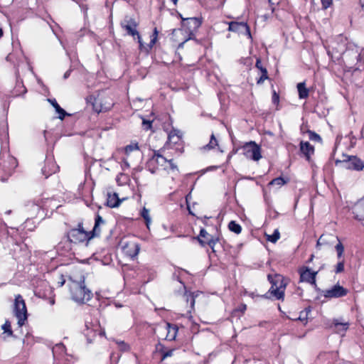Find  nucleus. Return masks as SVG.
I'll return each mask as SVG.
<instances>
[{
    "label": "nucleus",
    "instance_id": "obj_42",
    "mask_svg": "<svg viewBox=\"0 0 364 364\" xmlns=\"http://www.w3.org/2000/svg\"><path fill=\"white\" fill-rule=\"evenodd\" d=\"M151 124H152V120L146 119H142L143 129L146 131L151 129Z\"/></svg>",
    "mask_w": 364,
    "mask_h": 364
},
{
    "label": "nucleus",
    "instance_id": "obj_25",
    "mask_svg": "<svg viewBox=\"0 0 364 364\" xmlns=\"http://www.w3.org/2000/svg\"><path fill=\"white\" fill-rule=\"evenodd\" d=\"M346 167L348 168L360 171L364 168L363 161L356 156H350L348 161L346 162Z\"/></svg>",
    "mask_w": 364,
    "mask_h": 364
},
{
    "label": "nucleus",
    "instance_id": "obj_35",
    "mask_svg": "<svg viewBox=\"0 0 364 364\" xmlns=\"http://www.w3.org/2000/svg\"><path fill=\"white\" fill-rule=\"evenodd\" d=\"M139 149V148L137 143H132L124 147V152L125 154L128 156L131 152L137 151Z\"/></svg>",
    "mask_w": 364,
    "mask_h": 364
},
{
    "label": "nucleus",
    "instance_id": "obj_47",
    "mask_svg": "<svg viewBox=\"0 0 364 364\" xmlns=\"http://www.w3.org/2000/svg\"><path fill=\"white\" fill-rule=\"evenodd\" d=\"M279 100V95H277V92L275 91H274L273 95H272V102L274 104H278Z\"/></svg>",
    "mask_w": 364,
    "mask_h": 364
},
{
    "label": "nucleus",
    "instance_id": "obj_20",
    "mask_svg": "<svg viewBox=\"0 0 364 364\" xmlns=\"http://www.w3.org/2000/svg\"><path fill=\"white\" fill-rule=\"evenodd\" d=\"M158 33H159V32L157 31V28H154L153 34L151 36V41H150L149 43L147 44L146 46L144 45L139 33L138 35H136V36L137 38L138 43L139 44V49L144 50L146 52L149 51L157 41Z\"/></svg>",
    "mask_w": 364,
    "mask_h": 364
},
{
    "label": "nucleus",
    "instance_id": "obj_60",
    "mask_svg": "<svg viewBox=\"0 0 364 364\" xmlns=\"http://www.w3.org/2000/svg\"><path fill=\"white\" fill-rule=\"evenodd\" d=\"M267 134H268L269 135H272V132H267Z\"/></svg>",
    "mask_w": 364,
    "mask_h": 364
},
{
    "label": "nucleus",
    "instance_id": "obj_59",
    "mask_svg": "<svg viewBox=\"0 0 364 364\" xmlns=\"http://www.w3.org/2000/svg\"><path fill=\"white\" fill-rule=\"evenodd\" d=\"M11 210H8V211H6V214H10V213H11Z\"/></svg>",
    "mask_w": 364,
    "mask_h": 364
},
{
    "label": "nucleus",
    "instance_id": "obj_23",
    "mask_svg": "<svg viewBox=\"0 0 364 364\" xmlns=\"http://www.w3.org/2000/svg\"><path fill=\"white\" fill-rule=\"evenodd\" d=\"M300 151L304 155L307 161H309L314 153V147L308 141L300 142Z\"/></svg>",
    "mask_w": 364,
    "mask_h": 364
},
{
    "label": "nucleus",
    "instance_id": "obj_38",
    "mask_svg": "<svg viewBox=\"0 0 364 364\" xmlns=\"http://www.w3.org/2000/svg\"><path fill=\"white\" fill-rule=\"evenodd\" d=\"M280 237V233L278 230H275L272 235H268L267 240L273 243H275Z\"/></svg>",
    "mask_w": 364,
    "mask_h": 364
},
{
    "label": "nucleus",
    "instance_id": "obj_7",
    "mask_svg": "<svg viewBox=\"0 0 364 364\" xmlns=\"http://www.w3.org/2000/svg\"><path fill=\"white\" fill-rule=\"evenodd\" d=\"M165 148L175 149L176 151L178 154L183 151V147L182 144V134L179 130L173 129L170 132Z\"/></svg>",
    "mask_w": 364,
    "mask_h": 364
},
{
    "label": "nucleus",
    "instance_id": "obj_31",
    "mask_svg": "<svg viewBox=\"0 0 364 364\" xmlns=\"http://www.w3.org/2000/svg\"><path fill=\"white\" fill-rule=\"evenodd\" d=\"M141 216L145 220L147 228H149V225L151 223V218L149 215V210L144 207L141 212Z\"/></svg>",
    "mask_w": 364,
    "mask_h": 364
},
{
    "label": "nucleus",
    "instance_id": "obj_36",
    "mask_svg": "<svg viewBox=\"0 0 364 364\" xmlns=\"http://www.w3.org/2000/svg\"><path fill=\"white\" fill-rule=\"evenodd\" d=\"M110 108V107H102L100 103L98 102L97 100H95L93 103V109L95 112L100 113L102 112H106Z\"/></svg>",
    "mask_w": 364,
    "mask_h": 364
},
{
    "label": "nucleus",
    "instance_id": "obj_24",
    "mask_svg": "<svg viewBox=\"0 0 364 364\" xmlns=\"http://www.w3.org/2000/svg\"><path fill=\"white\" fill-rule=\"evenodd\" d=\"M164 333H166V339L168 341L175 340L177 333L178 328L176 325H172L169 323H166L163 328Z\"/></svg>",
    "mask_w": 364,
    "mask_h": 364
},
{
    "label": "nucleus",
    "instance_id": "obj_49",
    "mask_svg": "<svg viewBox=\"0 0 364 364\" xmlns=\"http://www.w3.org/2000/svg\"><path fill=\"white\" fill-rule=\"evenodd\" d=\"M129 167V164L127 159L124 158L122 159V169L128 168Z\"/></svg>",
    "mask_w": 364,
    "mask_h": 364
},
{
    "label": "nucleus",
    "instance_id": "obj_50",
    "mask_svg": "<svg viewBox=\"0 0 364 364\" xmlns=\"http://www.w3.org/2000/svg\"><path fill=\"white\" fill-rule=\"evenodd\" d=\"M246 309L247 305L245 304H242L238 306L237 310L241 311L242 313H244L246 311Z\"/></svg>",
    "mask_w": 364,
    "mask_h": 364
},
{
    "label": "nucleus",
    "instance_id": "obj_26",
    "mask_svg": "<svg viewBox=\"0 0 364 364\" xmlns=\"http://www.w3.org/2000/svg\"><path fill=\"white\" fill-rule=\"evenodd\" d=\"M255 67L261 72V76L257 81V83L258 85H260L263 83L265 80L268 79L267 70L265 68L262 66L260 58L257 59Z\"/></svg>",
    "mask_w": 364,
    "mask_h": 364
},
{
    "label": "nucleus",
    "instance_id": "obj_16",
    "mask_svg": "<svg viewBox=\"0 0 364 364\" xmlns=\"http://www.w3.org/2000/svg\"><path fill=\"white\" fill-rule=\"evenodd\" d=\"M228 30L230 31L245 34L249 38H252L250 29L247 23L232 21L229 23Z\"/></svg>",
    "mask_w": 364,
    "mask_h": 364
},
{
    "label": "nucleus",
    "instance_id": "obj_34",
    "mask_svg": "<svg viewBox=\"0 0 364 364\" xmlns=\"http://www.w3.org/2000/svg\"><path fill=\"white\" fill-rule=\"evenodd\" d=\"M287 181L284 180L282 177H277V178H275L273 180H272L269 183V186L277 185L279 187H281L283 185H284L285 183H287Z\"/></svg>",
    "mask_w": 364,
    "mask_h": 364
},
{
    "label": "nucleus",
    "instance_id": "obj_15",
    "mask_svg": "<svg viewBox=\"0 0 364 364\" xmlns=\"http://www.w3.org/2000/svg\"><path fill=\"white\" fill-rule=\"evenodd\" d=\"M123 252L131 259L135 258L140 250V245L135 242H122Z\"/></svg>",
    "mask_w": 364,
    "mask_h": 364
},
{
    "label": "nucleus",
    "instance_id": "obj_9",
    "mask_svg": "<svg viewBox=\"0 0 364 364\" xmlns=\"http://www.w3.org/2000/svg\"><path fill=\"white\" fill-rule=\"evenodd\" d=\"M84 334L87 338V342L91 343L97 334L104 335L105 332L101 331L100 323L97 321L89 322L86 320Z\"/></svg>",
    "mask_w": 364,
    "mask_h": 364
},
{
    "label": "nucleus",
    "instance_id": "obj_63",
    "mask_svg": "<svg viewBox=\"0 0 364 364\" xmlns=\"http://www.w3.org/2000/svg\"><path fill=\"white\" fill-rule=\"evenodd\" d=\"M269 3L271 4H272L271 0H269Z\"/></svg>",
    "mask_w": 364,
    "mask_h": 364
},
{
    "label": "nucleus",
    "instance_id": "obj_17",
    "mask_svg": "<svg viewBox=\"0 0 364 364\" xmlns=\"http://www.w3.org/2000/svg\"><path fill=\"white\" fill-rule=\"evenodd\" d=\"M59 167L54 161L52 157L47 156L45 161V165L42 168V173L47 178L50 175L55 173L58 170Z\"/></svg>",
    "mask_w": 364,
    "mask_h": 364
},
{
    "label": "nucleus",
    "instance_id": "obj_22",
    "mask_svg": "<svg viewBox=\"0 0 364 364\" xmlns=\"http://www.w3.org/2000/svg\"><path fill=\"white\" fill-rule=\"evenodd\" d=\"M198 294H199V291H196V292L189 293V294H188V292L186 291L183 295V297L186 299V301L187 302L190 301V309L187 311V313L186 314V316L188 318H192V316L191 314V310H193L194 309L195 302H196L195 299L198 296Z\"/></svg>",
    "mask_w": 364,
    "mask_h": 364
},
{
    "label": "nucleus",
    "instance_id": "obj_2",
    "mask_svg": "<svg viewBox=\"0 0 364 364\" xmlns=\"http://www.w3.org/2000/svg\"><path fill=\"white\" fill-rule=\"evenodd\" d=\"M70 291L73 300L78 303H85L92 296L91 291L86 287L84 279L80 282H71Z\"/></svg>",
    "mask_w": 364,
    "mask_h": 364
},
{
    "label": "nucleus",
    "instance_id": "obj_19",
    "mask_svg": "<svg viewBox=\"0 0 364 364\" xmlns=\"http://www.w3.org/2000/svg\"><path fill=\"white\" fill-rule=\"evenodd\" d=\"M331 328H333V331L336 333H340L341 336H344L346 331L349 328V323L339 318H334L332 321Z\"/></svg>",
    "mask_w": 364,
    "mask_h": 364
},
{
    "label": "nucleus",
    "instance_id": "obj_57",
    "mask_svg": "<svg viewBox=\"0 0 364 364\" xmlns=\"http://www.w3.org/2000/svg\"><path fill=\"white\" fill-rule=\"evenodd\" d=\"M178 0H171V1L173 3L174 5L177 4Z\"/></svg>",
    "mask_w": 364,
    "mask_h": 364
},
{
    "label": "nucleus",
    "instance_id": "obj_53",
    "mask_svg": "<svg viewBox=\"0 0 364 364\" xmlns=\"http://www.w3.org/2000/svg\"><path fill=\"white\" fill-rule=\"evenodd\" d=\"M49 303L50 305H53L55 304V299L53 298H50L49 299Z\"/></svg>",
    "mask_w": 364,
    "mask_h": 364
},
{
    "label": "nucleus",
    "instance_id": "obj_51",
    "mask_svg": "<svg viewBox=\"0 0 364 364\" xmlns=\"http://www.w3.org/2000/svg\"><path fill=\"white\" fill-rule=\"evenodd\" d=\"M168 163L170 164V167L171 169H176L178 171L177 166L175 164H173L172 159H169Z\"/></svg>",
    "mask_w": 364,
    "mask_h": 364
},
{
    "label": "nucleus",
    "instance_id": "obj_54",
    "mask_svg": "<svg viewBox=\"0 0 364 364\" xmlns=\"http://www.w3.org/2000/svg\"><path fill=\"white\" fill-rule=\"evenodd\" d=\"M80 6L82 8V9L84 11H86L87 10V8L86 6H84V5H80Z\"/></svg>",
    "mask_w": 364,
    "mask_h": 364
},
{
    "label": "nucleus",
    "instance_id": "obj_4",
    "mask_svg": "<svg viewBox=\"0 0 364 364\" xmlns=\"http://www.w3.org/2000/svg\"><path fill=\"white\" fill-rule=\"evenodd\" d=\"M13 311L18 320V326L22 327L28 318V314L25 301L20 294L15 296Z\"/></svg>",
    "mask_w": 364,
    "mask_h": 364
},
{
    "label": "nucleus",
    "instance_id": "obj_45",
    "mask_svg": "<svg viewBox=\"0 0 364 364\" xmlns=\"http://www.w3.org/2000/svg\"><path fill=\"white\" fill-rule=\"evenodd\" d=\"M333 0H321L323 9L329 8L333 4Z\"/></svg>",
    "mask_w": 364,
    "mask_h": 364
},
{
    "label": "nucleus",
    "instance_id": "obj_61",
    "mask_svg": "<svg viewBox=\"0 0 364 364\" xmlns=\"http://www.w3.org/2000/svg\"><path fill=\"white\" fill-rule=\"evenodd\" d=\"M4 225L5 226L6 228H8V227H7L6 223H4Z\"/></svg>",
    "mask_w": 364,
    "mask_h": 364
},
{
    "label": "nucleus",
    "instance_id": "obj_11",
    "mask_svg": "<svg viewBox=\"0 0 364 364\" xmlns=\"http://www.w3.org/2000/svg\"><path fill=\"white\" fill-rule=\"evenodd\" d=\"M348 294V290L337 284L333 286L331 288L325 289L322 291L321 295L323 296L326 299H337L346 296Z\"/></svg>",
    "mask_w": 364,
    "mask_h": 364
},
{
    "label": "nucleus",
    "instance_id": "obj_40",
    "mask_svg": "<svg viewBox=\"0 0 364 364\" xmlns=\"http://www.w3.org/2000/svg\"><path fill=\"white\" fill-rule=\"evenodd\" d=\"M337 252L338 258L340 259L343 254L344 247L341 242H339L335 247Z\"/></svg>",
    "mask_w": 364,
    "mask_h": 364
},
{
    "label": "nucleus",
    "instance_id": "obj_12",
    "mask_svg": "<svg viewBox=\"0 0 364 364\" xmlns=\"http://www.w3.org/2000/svg\"><path fill=\"white\" fill-rule=\"evenodd\" d=\"M51 201L48 198L41 197L38 198H36L33 201L29 202L26 205V208L28 212H30V216L31 218L37 215L40 210L42 209L41 208H43L44 206H46V203Z\"/></svg>",
    "mask_w": 364,
    "mask_h": 364
},
{
    "label": "nucleus",
    "instance_id": "obj_28",
    "mask_svg": "<svg viewBox=\"0 0 364 364\" xmlns=\"http://www.w3.org/2000/svg\"><path fill=\"white\" fill-rule=\"evenodd\" d=\"M121 203V200L119 198L117 193H109L107 194V204L110 208H116Z\"/></svg>",
    "mask_w": 364,
    "mask_h": 364
},
{
    "label": "nucleus",
    "instance_id": "obj_46",
    "mask_svg": "<svg viewBox=\"0 0 364 364\" xmlns=\"http://www.w3.org/2000/svg\"><path fill=\"white\" fill-rule=\"evenodd\" d=\"M343 270H344V262L340 261L336 265L335 272H336V273L338 274V273L342 272Z\"/></svg>",
    "mask_w": 364,
    "mask_h": 364
},
{
    "label": "nucleus",
    "instance_id": "obj_18",
    "mask_svg": "<svg viewBox=\"0 0 364 364\" xmlns=\"http://www.w3.org/2000/svg\"><path fill=\"white\" fill-rule=\"evenodd\" d=\"M300 282H308L316 285V276L317 272L311 271L309 267H303L299 270Z\"/></svg>",
    "mask_w": 364,
    "mask_h": 364
},
{
    "label": "nucleus",
    "instance_id": "obj_27",
    "mask_svg": "<svg viewBox=\"0 0 364 364\" xmlns=\"http://www.w3.org/2000/svg\"><path fill=\"white\" fill-rule=\"evenodd\" d=\"M105 223V220L100 215H97L95 220V225L92 229V230L90 232V235H89L90 238L92 239L95 236H98L100 233V225Z\"/></svg>",
    "mask_w": 364,
    "mask_h": 364
},
{
    "label": "nucleus",
    "instance_id": "obj_21",
    "mask_svg": "<svg viewBox=\"0 0 364 364\" xmlns=\"http://www.w3.org/2000/svg\"><path fill=\"white\" fill-rule=\"evenodd\" d=\"M158 33H159V32L157 31V28H154L153 34L151 36V41H150L149 43L147 44L146 46L144 45L139 33L138 35H136V36L137 38L138 43L139 44V49L144 50L146 52L149 51L157 41Z\"/></svg>",
    "mask_w": 364,
    "mask_h": 364
},
{
    "label": "nucleus",
    "instance_id": "obj_37",
    "mask_svg": "<svg viewBox=\"0 0 364 364\" xmlns=\"http://www.w3.org/2000/svg\"><path fill=\"white\" fill-rule=\"evenodd\" d=\"M1 328L4 330V332L7 333L9 336H13V331L11 327V323L9 321H6L4 324L2 325Z\"/></svg>",
    "mask_w": 364,
    "mask_h": 364
},
{
    "label": "nucleus",
    "instance_id": "obj_13",
    "mask_svg": "<svg viewBox=\"0 0 364 364\" xmlns=\"http://www.w3.org/2000/svg\"><path fill=\"white\" fill-rule=\"evenodd\" d=\"M166 148L159 150L154 151V154L148 162V166L152 173H155V168H151L152 165L155 164L159 166H164L168 161V158L166 156H164L162 153L165 151Z\"/></svg>",
    "mask_w": 364,
    "mask_h": 364
},
{
    "label": "nucleus",
    "instance_id": "obj_3",
    "mask_svg": "<svg viewBox=\"0 0 364 364\" xmlns=\"http://www.w3.org/2000/svg\"><path fill=\"white\" fill-rule=\"evenodd\" d=\"M267 278L272 284L269 289L271 294L277 299H283L286 283L284 282L282 276L280 274H268Z\"/></svg>",
    "mask_w": 364,
    "mask_h": 364
},
{
    "label": "nucleus",
    "instance_id": "obj_44",
    "mask_svg": "<svg viewBox=\"0 0 364 364\" xmlns=\"http://www.w3.org/2000/svg\"><path fill=\"white\" fill-rule=\"evenodd\" d=\"M175 349H168L162 352V360L173 355Z\"/></svg>",
    "mask_w": 364,
    "mask_h": 364
},
{
    "label": "nucleus",
    "instance_id": "obj_33",
    "mask_svg": "<svg viewBox=\"0 0 364 364\" xmlns=\"http://www.w3.org/2000/svg\"><path fill=\"white\" fill-rule=\"evenodd\" d=\"M65 350V347L63 343L56 344L52 350L53 356L55 357L57 353H63Z\"/></svg>",
    "mask_w": 364,
    "mask_h": 364
},
{
    "label": "nucleus",
    "instance_id": "obj_41",
    "mask_svg": "<svg viewBox=\"0 0 364 364\" xmlns=\"http://www.w3.org/2000/svg\"><path fill=\"white\" fill-rule=\"evenodd\" d=\"M118 347L122 351H128L129 350V346L124 341H117Z\"/></svg>",
    "mask_w": 364,
    "mask_h": 364
},
{
    "label": "nucleus",
    "instance_id": "obj_30",
    "mask_svg": "<svg viewBox=\"0 0 364 364\" xmlns=\"http://www.w3.org/2000/svg\"><path fill=\"white\" fill-rule=\"evenodd\" d=\"M297 90L299 93V97L300 99H306L309 97V89L306 87V83L304 82H299L297 84Z\"/></svg>",
    "mask_w": 364,
    "mask_h": 364
},
{
    "label": "nucleus",
    "instance_id": "obj_52",
    "mask_svg": "<svg viewBox=\"0 0 364 364\" xmlns=\"http://www.w3.org/2000/svg\"><path fill=\"white\" fill-rule=\"evenodd\" d=\"M71 71H72V70L70 69V70H67V71L65 73V74H64V75H63V78H64L65 80L69 77V76L70 75Z\"/></svg>",
    "mask_w": 364,
    "mask_h": 364
},
{
    "label": "nucleus",
    "instance_id": "obj_56",
    "mask_svg": "<svg viewBox=\"0 0 364 364\" xmlns=\"http://www.w3.org/2000/svg\"><path fill=\"white\" fill-rule=\"evenodd\" d=\"M4 32L2 28H0V38L3 36Z\"/></svg>",
    "mask_w": 364,
    "mask_h": 364
},
{
    "label": "nucleus",
    "instance_id": "obj_55",
    "mask_svg": "<svg viewBox=\"0 0 364 364\" xmlns=\"http://www.w3.org/2000/svg\"><path fill=\"white\" fill-rule=\"evenodd\" d=\"M181 31H181V29H178V30L174 29V30L173 31V34H174L175 33L181 32Z\"/></svg>",
    "mask_w": 364,
    "mask_h": 364
},
{
    "label": "nucleus",
    "instance_id": "obj_10",
    "mask_svg": "<svg viewBox=\"0 0 364 364\" xmlns=\"http://www.w3.org/2000/svg\"><path fill=\"white\" fill-rule=\"evenodd\" d=\"M121 26L126 31L127 35L132 37L139 34L137 31L138 23L135 18L131 16H125L121 22Z\"/></svg>",
    "mask_w": 364,
    "mask_h": 364
},
{
    "label": "nucleus",
    "instance_id": "obj_8",
    "mask_svg": "<svg viewBox=\"0 0 364 364\" xmlns=\"http://www.w3.org/2000/svg\"><path fill=\"white\" fill-rule=\"evenodd\" d=\"M242 149L247 159L257 161L262 158L261 147L255 141H250L245 143Z\"/></svg>",
    "mask_w": 364,
    "mask_h": 364
},
{
    "label": "nucleus",
    "instance_id": "obj_48",
    "mask_svg": "<svg viewBox=\"0 0 364 364\" xmlns=\"http://www.w3.org/2000/svg\"><path fill=\"white\" fill-rule=\"evenodd\" d=\"M49 200H50L51 201H49V202H47L46 204V206H44L43 208H41L42 210H48V208H51L53 207H54V205H52L53 202V200L52 198H48Z\"/></svg>",
    "mask_w": 364,
    "mask_h": 364
},
{
    "label": "nucleus",
    "instance_id": "obj_6",
    "mask_svg": "<svg viewBox=\"0 0 364 364\" xmlns=\"http://www.w3.org/2000/svg\"><path fill=\"white\" fill-rule=\"evenodd\" d=\"M89 235L90 232L84 230L82 223H78L77 228H73L67 232L69 241L74 244L87 242L90 240Z\"/></svg>",
    "mask_w": 364,
    "mask_h": 364
},
{
    "label": "nucleus",
    "instance_id": "obj_58",
    "mask_svg": "<svg viewBox=\"0 0 364 364\" xmlns=\"http://www.w3.org/2000/svg\"><path fill=\"white\" fill-rule=\"evenodd\" d=\"M22 87L23 88V93H26V89L23 86H22Z\"/></svg>",
    "mask_w": 364,
    "mask_h": 364
},
{
    "label": "nucleus",
    "instance_id": "obj_32",
    "mask_svg": "<svg viewBox=\"0 0 364 364\" xmlns=\"http://www.w3.org/2000/svg\"><path fill=\"white\" fill-rule=\"evenodd\" d=\"M228 228L230 231L236 234H239L242 231L241 226L234 220H232L229 223Z\"/></svg>",
    "mask_w": 364,
    "mask_h": 364
},
{
    "label": "nucleus",
    "instance_id": "obj_62",
    "mask_svg": "<svg viewBox=\"0 0 364 364\" xmlns=\"http://www.w3.org/2000/svg\"><path fill=\"white\" fill-rule=\"evenodd\" d=\"M64 282H65L64 281H63V282H61V284H60V286H63V284H64Z\"/></svg>",
    "mask_w": 364,
    "mask_h": 364
},
{
    "label": "nucleus",
    "instance_id": "obj_14",
    "mask_svg": "<svg viewBox=\"0 0 364 364\" xmlns=\"http://www.w3.org/2000/svg\"><path fill=\"white\" fill-rule=\"evenodd\" d=\"M198 240L202 246L208 245L213 252H215L214 247L217 242L218 238H215L213 235H210L204 228H202L200 231Z\"/></svg>",
    "mask_w": 364,
    "mask_h": 364
},
{
    "label": "nucleus",
    "instance_id": "obj_5",
    "mask_svg": "<svg viewBox=\"0 0 364 364\" xmlns=\"http://www.w3.org/2000/svg\"><path fill=\"white\" fill-rule=\"evenodd\" d=\"M180 17L182 19V27L186 28V33H188V37L178 45V48H182L187 41L193 38L194 33L200 26L202 20L201 18L197 17L184 18L181 16V14Z\"/></svg>",
    "mask_w": 364,
    "mask_h": 364
},
{
    "label": "nucleus",
    "instance_id": "obj_29",
    "mask_svg": "<svg viewBox=\"0 0 364 364\" xmlns=\"http://www.w3.org/2000/svg\"><path fill=\"white\" fill-rule=\"evenodd\" d=\"M48 100L55 108V112L59 114V119L63 120L65 116L68 115V114L58 104L55 99H48Z\"/></svg>",
    "mask_w": 364,
    "mask_h": 364
},
{
    "label": "nucleus",
    "instance_id": "obj_43",
    "mask_svg": "<svg viewBox=\"0 0 364 364\" xmlns=\"http://www.w3.org/2000/svg\"><path fill=\"white\" fill-rule=\"evenodd\" d=\"M218 145L217 139L215 138L214 134L211 135L209 144L206 146L209 149L215 148Z\"/></svg>",
    "mask_w": 364,
    "mask_h": 364
},
{
    "label": "nucleus",
    "instance_id": "obj_39",
    "mask_svg": "<svg viewBox=\"0 0 364 364\" xmlns=\"http://www.w3.org/2000/svg\"><path fill=\"white\" fill-rule=\"evenodd\" d=\"M308 134L310 140L318 142L321 141V137L316 132L309 130L308 131Z\"/></svg>",
    "mask_w": 364,
    "mask_h": 364
},
{
    "label": "nucleus",
    "instance_id": "obj_1",
    "mask_svg": "<svg viewBox=\"0 0 364 364\" xmlns=\"http://www.w3.org/2000/svg\"><path fill=\"white\" fill-rule=\"evenodd\" d=\"M345 47V42H333L332 44L328 46L327 48L328 55L334 62L339 60L341 57H343L344 60H348V58L350 55H352L353 58V62L354 60H358L360 57L358 50L355 51L352 50L350 52L349 50H346Z\"/></svg>",
    "mask_w": 364,
    "mask_h": 364
}]
</instances>
